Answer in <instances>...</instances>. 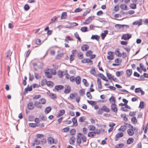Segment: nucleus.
Segmentation results:
<instances>
[{
    "label": "nucleus",
    "mask_w": 148,
    "mask_h": 148,
    "mask_svg": "<svg viewBox=\"0 0 148 148\" xmlns=\"http://www.w3.org/2000/svg\"><path fill=\"white\" fill-rule=\"evenodd\" d=\"M115 27L119 29L122 28L123 29L126 30L129 27V26L128 25H121L119 24H116L115 25Z\"/></svg>",
    "instance_id": "obj_1"
},
{
    "label": "nucleus",
    "mask_w": 148,
    "mask_h": 148,
    "mask_svg": "<svg viewBox=\"0 0 148 148\" xmlns=\"http://www.w3.org/2000/svg\"><path fill=\"white\" fill-rule=\"evenodd\" d=\"M82 134L79 133L77 134V136L76 137V146H79L81 143V138L79 135H82Z\"/></svg>",
    "instance_id": "obj_2"
},
{
    "label": "nucleus",
    "mask_w": 148,
    "mask_h": 148,
    "mask_svg": "<svg viewBox=\"0 0 148 148\" xmlns=\"http://www.w3.org/2000/svg\"><path fill=\"white\" fill-rule=\"evenodd\" d=\"M64 88L63 86L62 85H57L55 86L54 88L53 89V91L55 92L58 91L59 90H61L63 89Z\"/></svg>",
    "instance_id": "obj_3"
},
{
    "label": "nucleus",
    "mask_w": 148,
    "mask_h": 148,
    "mask_svg": "<svg viewBox=\"0 0 148 148\" xmlns=\"http://www.w3.org/2000/svg\"><path fill=\"white\" fill-rule=\"evenodd\" d=\"M132 36L131 34H123L121 37V39L125 40H127L131 38Z\"/></svg>",
    "instance_id": "obj_4"
},
{
    "label": "nucleus",
    "mask_w": 148,
    "mask_h": 148,
    "mask_svg": "<svg viewBox=\"0 0 148 148\" xmlns=\"http://www.w3.org/2000/svg\"><path fill=\"white\" fill-rule=\"evenodd\" d=\"M94 16H91L88 17L87 19H86L84 22V24L85 25H87L89 24L94 19Z\"/></svg>",
    "instance_id": "obj_5"
},
{
    "label": "nucleus",
    "mask_w": 148,
    "mask_h": 148,
    "mask_svg": "<svg viewBox=\"0 0 148 148\" xmlns=\"http://www.w3.org/2000/svg\"><path fill=\"white\" fill-rule=\"evenodd\" d=\"M81 62L83 63H90V65H91L93 64V62L92 60L88 58H84L81 60Z\"/></svg>",
    "instance_id": "obj_6"
},
{
    "label": "nucleus",
    "mask_w": 148,
    "mask_h": 148,
    "mask_svg": "<svg viewBox=\"0 0 148 148\" xmlns=\"http://www.w3.org/2000/svg\"><path fill=\"white\" fill-rule=\"evenodd\" d=\"M123 136V132H119L116 134L115 137V140L116 141H118L119 138L122 137Z\"/></svg>",
    "instance_id": "obj_7"
},
{
    "label": "nucleus",
    "mask_w": 148,
    "mask_h": 148,
    "mask_svg": "<svg viewBox=\"0 0 148 148\" xmlns=\"http://www.w3.org/2000/svg\"><path fill=\"white\" fill-rule=\"evenodd\" d=\"M111 109L114 112L116 113L118 111V109L116 105L114 103H112L111 106Z\"/></svg>",
    "instance_id": "obj_8"
},
{
    "label": "nucleus",
    "mask_w": 148,
    "mask_h": 148,
    "mask_svg": "<svg viewBox=\"0 0 148 148\" xmlns=\"http://www.w3.org/2000/svg\"><path fill=\"white\" fill-rule=\"evenodd\" d=\"M113 52L111 51L108 52V54L109 55L107 56V58L109 60H111L114 59V57L112 55Z\"/></svg>",
    "instance_id": "obj_9"
},
{
    "label": "nucleus",
    "mask_w": 148,
    "mask_h": 148,
    "mask_svg": "<svg viewBox=\"0 0 148 148\" xmlns=\"http://www.w3.org/2000/svg\"><path fill=\"white\" fill-rule=\"evenodd\" d=\"M75 138L73 136L70 137L69 140V144L73 145L75 142Z\"/></svg>",
    "instance_id": "obj_10"
},
{
    "label": "nucleus",
    "mask_w": 148,
    "mask_h": 148,
    "mask_svg": "<svg viewBox=\"0 0 148 148\" xmlns=\"http://www.w3.org/2000/svg\"><path fill=\"white\" fill-rule=\"evenodd\" d=\"M142 19H140L138 21H135L133 22L132 24L133 25H138V26H140L142 25Z\"/></svg>",
    "instance_id": "obj_11"
},
{
    "label": "nucleus",
    "mask_w": 148,
    "mask_h": 148,
    "mask_svg": "<svg viewBox=\"0 0 148 148\" xmlns=\"http://www.w3.org/2000/svg\"><path fill=\"white\" fill-rule=\"evenodd\" d=\"M89 48V46L87 44L83 45L81 47V49L83 51H85L88 49Z\"/></svg>",
    "instance_id": "obj_12"
},
{
    "label": "nucleus",
    "mask_w": 148,
    "mask_h": 148,
    "mask_svg": "<svg viewBox=\"0 0 148 148\" xmlns=\"http://www.w3.org/2000/svg\"><path fill=\"white\" fill-rule=\"evenodd\" d=\"M108 31L106 30L104 31V33H102L101 34V36L102 40H104L106 35L108 34Z\"/></svg>",
    "instance_id": "obj_13"
},
{
    "label": "nucleus",
    "mask_w": 148,
    "mask_h": 148,
    "mask_svg": "<svg viewBox=\"0 0 148 148\" xmlns=\"http://www.w3.org/2000/svg\"><path fill=\"white\" fill-rule=\"evenodd\" d=\"M27 108L29 110L34 109V107L32 102H30L27 104Z\"/></svg>",
    "instance_id": "obj_14"
},
{
    "label": "nucleus",
    "mask_w": 148,
    "mask_h": 148,
    "mask_svg": "<svg viewBox=\"0 0 148 148\" xmlns=\"http://www.w3.org/2000/svg\"><path fill=\"white\" fill-rule=\"evenodd\" d=\"M98 76L101 77L103 80L106 82L108 81V80L106 79V77L103 74L101 73H99L98 74Z\"/></svg>",
    "instance_id": "obj_15"
},
{
    "label": "nucleus",
    "mask_w": 148,
    "mask_h": 148,
    "mask_svg": "<svg viewBox=\"0 0 148 148\" xmlns=\"http://www.w3.org/2000/svg\"><path fill=\"white\" fill-rule=\"evenodd\" d=\"M65 110H62L59 111L57 115L56 116L57 118L59 117L60 116L63 115L65 113Z\"/></svg>",
    "instance_id": "obj_16"
},
{
    "label": "nucleus",
    "mask_w": 148,
    "mask_h": 148,
    "mask_svg": "<svg viewBox=\"0 0 148 148\" xmlns=\"http://www.w3.org/2000/svg\"><path fill=\"white\" fill-rule=\"evenodd\" d=\"M127 132L130 136H132L134 134V132L133 131V129H129L127 130Z\"/></svg>",
    "instance_id": "obj_17"
},
{
    "label": "nucleus",
    "mask_w": 148,
    "mask_h": 148,
    "mask_svg": "<svg viewBox=\"0 0 148 148\" xmlns=\"http://www.w3.org/2000/svg\"><path fill=\"white\" fill-rule=\"evenodd\" d=\"M48 143L49 144H52L54 143L53 138L51 137H49L47 139Z\"/></svg>",
    "instance_id": "obj_18"
},
{
    "label": "nucleus",
    "mask_w": 148,
    "mask_h": 148,
    "mask_svg": "<svg viewBox=\"0 0 148 148\" xmlns=\"http://www.w3.org/2000/svg\"><path fill=\"white\" fill-rule=\"evenodd\" d=\"M75 81L76 83L77 84H79L80 83L81 81V78L79 76H77L75 77Z\"/></svg>",
    "instance_id": "obj_19"
},
{
    "label": "nucleus",
    "mask_w": 148,
    "mask_h": 148,
    "mask_svg": "<svg viewBox=\"0 0 148 148\" xmlns=\"http://www.w3.org/2000/svg\"><path fill=\"white\" fill-rule=\"evenodd\" d=\"M100 36L97 35H92L91 38V39L92 40H96L98 41L99 40Z\"/></svg>",
    "instance_id": "obj_20"
},
{
    "label": "nucleus",
    "mask_w": 148,
    "mask_h": 148,
    "mask_svg": "<svg viewBox=\"0 0 148 148\" xmlns=\"http://www.w3.org/2000/svg\"><path fill=\"white\" fill-rule=\"evenodd\" d=\"M126 73L127 75V77H129L132 73V70L130 69H127L126 71Z\"/></svg>",
    "instance_id": "obj_21"
},
{
    "label": "nucleus",
    "mask_w": 148,
    "mask_h": 148,
    "mask_svg": "<svg viewBox=\"0 0 148 148\" xmlns=\"http://www.w3.org/2000/svg\"><path fill=\"white\" fill-rule=\"evenodd\" d=\"M72 121L73 123V125H74L75 126H76L78 124L77 120L75 117L73 118L72 119Z\"/></svg>",
    "instance_id": "obj_22"
},
{
    "label": "nucleus",
    "mask_w": 148,
    "mask_h": 148,
    "mask_svg": "<svg viewBox=\"0 0 148 148\" xmlns=\"http://www.w3.org/2000/svg\"><path fill=\"white\" fill-rule=\"evenodd\" d=\"M134 140V139L132 138H129L127 140V144H130L133 143Z\"/></svg>",
    "instance_id": "obj_23"
},
{
    "label": "nucleus",
    "mask_w": 148,
    "mask_h": 148,
    "mask_svg": "<svg viewBox=\"0 0 148 148\" xmlns=\"http://www.w3.org/2000/svg\"><path fill=\"white\" fill-rule=\"evenodd\" d=\"M126 126L125 125L121 126L120 127L119 129L118 130L122 132L125 131L126 130Z\"/></svg>",
    "instance_id": "obj_24"
},
{
    "label": "nucleus",
    "mask_w": 148,
    "mask_h": 148,
    "mask_svg": "<svg viewBox=\"0 0 148 148\" xmlns=\"http://www.w3.org/2000/svg\"><path fill=\"white\" fill-rule=\"evenodd\" d=\"M46 84L48 86L52 87L53 86L54 83L51 81H49L47 82V81Z\"/></svg>",
    "instance_id": "obj_25"
},
{
    "label": "nucleus",
    "mask_w": 148,
    "mask_h": 148,
    "mask_svg": "<svg viewBox=\"0 0 148 148\" xmlns=\"http://www.w3.org/2000/svg\"><path fill=\"white\" fill-rule=\"evenodd\" d=\"M102 107L103 109V111L107 112H110V110L107 106L104 105Z\"/></svg>",
    "instance_id": "obj_26"
},
{
    "label": "nucleus",
    "mask_w": 148,
    "mask_h": 148,
    "mask_svg": "<svg viewBox=\"0 0 148 148\" xmlns=\"http://www.w3.org/2000/svg\"><path fill=\"white\" fill-rule=\"evenodd\" d=\"M120 7L121 9L124 10H127V6L125 4H122L120 5Z\"/></svg>",
    "instance_id": "obj_27"
},
{
    "label": "nucleus",
    "mask_w": 148,
    "mask_h": 148,
    "mask_svg": "<svg viewBox=\"0 0 148 148\" xmlns=\"http://www.w3.org/2000/svg\"><path fill=\"white\" fill-rule=\"evenodd\" d=\"M67 16V14L66 12H62L61 16V19H63L66 18Z\"/></svg>",
    "instance_id": "obj_28"
},
{
    "label": "nucleus",
    "mask_w": 148,
    "mask_h": 148,
    "mask_svg": "<svg viewBox=\"0 0 148 148\" xmlns=\"http://www.w3.org/2000/svg\"><path fill=\"white\" fill-rule=\"evenodd\" d=\"M123 73V71H117L115 73L117 77H119L122 75Z\"/></svg>",
    "instance_id": "obj_29"
},
{
    "label": "nucleus",
    "mask_w": 148,
    "mask_h": 148,
    "mask_svg": "<svg viewBox=\"0 0 148 148\" xmlns=\"http://www.w3.org/2000/svg\"><path fill=\"white\" fill-rule=\"evenodd\" d=\"M49 96L51 99H55L57 98L56 95L54 94L50 93Z\"/></svg>",
    "instance_id": "obj_30"
},
{
    "label": "nucleus",
    "mask_w": 148,
    "mask_h": 148,
    "mask_svg": "<svg viewBox=\"0 0 148 148\" xmlns=\"http://www.w3.org/2000/svg\"><path fill=\"white\" fill-rule=\"evenodd\" d=\"M71 91V88L69 86H67V88H66L64 90V93L65 94H68Z\"/></svg>",
    "instance_id": "obj_31"
},
{
    "label": "nucleus",
    "mask_w": 148,
    "mask_h": 148,
    "mask_svg": "<svg viewBox=\"0 0 148 148\" xmlns=\"http://www.w3.org/2000/svg\"><path fill=\"white\" fill-rule=\"evenodd\" d=\"M40 103H39V102L36 101L34 103V105L35 106L38 108H39L40 109L41 108L42 106L41 105H40Z\"/></svg>",
    "instance_id": "obj_32"
},
{
    "label": "nucleus",
    "mask_w": 148,
    "mask_h": 148,
    "mask_svg": "<svg viewBox=\"0 0 148 148\" xmlns=\"http://www.w3.org/2000/svg\"><path fill=\"white\" fill-rule=\"evenodd\" d=\"M109 100L110 103H112V101H113V103H115L116 99L115 98L114 96H112L110 98Z\"/></svg>",
    "instance_id": "obj_33"
},
{
    "label": "nucleus",
    "mask_w": 148,
    "mask_h": 148,
    "mask_svg": "<svg viewBox=\"0 0 148 148\" xmlns=\"http://www.w3.org/2000/svg\"><path fill=\"white\" fill-rule=\"evenodd\" d=\"M29 126L31 127L35 128L38 126L37 124L36 123H29L28 124Z\"/></svg>",
    "instance_id": "obj_34"
},
{
    "label": "nucleus",
    "mask_w": 148,
    "mask_h": 148,
    "mask_svg": "<svg viewBox=\"0 0 148 148\" xmlns=\"http://www.w3.org/2000/svg\"><path fill=\"white\" fill-rule=\"evenodd\" d=\"M124 146V145L123 143H120L116 145L115 146L116 148H122Z\"/></svg>",
    "instance_id": "obj_35"
},
{
    "label": "nucleus",
    "mask_w": 148,
    "mask_h": 148,
    "mask_svg": "<svg viewBox=\"0 0 148 148\" xmlns=\"http://www.w3.org/2000/svg\"><path fill=\"white\" fill-rule=\"evenodd\" d=\"M64 55L63 53H61L57 55L56 57V58L57 59H59Z\"/></svg>",
    "instance_id": "obj_36"
},
{
    "label": "nucleus",
    "mask_w": 148,
    "mask_h": 148,
    "mask_svg": "<svg viewBox=\"0 0 148 148\" xmlns=\"http://www.w3.org/2000/svg\"><path fill=\"white\" fill-rule=\"evenodd\" d=\"M51 110V108L50 107H48L45 109V112L46 114H48Z\"/></svg>",
    "instance_id": "obj_37"
},
{
    "label": "nucleus",
    "mask_w": 148,
    "mask_h": 148,
    "mask_svg": "<svg viewBox=\"0 0 148 148\" xmlns=\"http://www.w3.org/2000/svg\"><path fill=\"white\" fill-rule=\"evenodd\" d=\"M63 72H62L61 71H59L58 72V74L59 77L60 78H62L63 77Z\"/></svg>",
    "instance_id": "obj_38"
},
{
    "label": "nucleus",
    "mask_w": 148,
    "mask_h": 148,
    "mask_svg": "<svg viewBox=\"0 0 148 148\" xmlns=\"http://www.w3.org/2000/svg\"><path fill=\"white\" fill-rule=\"evenodd\" d=\"M92 53V52L91 50H88L86 52V55L87 57H89Z\"/></svg>",
    "instance_id": "obj_39"
},
{
    "label": "nucleus",
    "mask_w": 148,
    "mask_h": 148,
    "mask_svg": "<svg viewBox=\"0 0 148 148\" xmlns=\"http://www.w3.org/2000/svg\"><path fill=\"white\" fill-rule=\"evenodd\" d=\"M45 74L47 78H51L52 77L51 74L49 72H46Z\"/></svg>",
    "instance_id": "obj_40"
},
{
    "label": "nucleus",
    "mask_w": 148,
    "mask_h": 148,
    "mask_svg": "<svg viewBox=\"0 0 148 148\" xmlns=\"http://www.w3.org/2000/svg\"><path fill=\"white\" fill-rule=\"evenodd\" d=\"M80 30L82 32H85L88 31V28L87 27H82L81 28Z\"/></svg>",
    "instance_id": "obj_41"
},
{
    "label": "nucleus",
    "mask_w": 148,
    "mask_h": 148,
    "mask_svg": "<svg viewBox=\"0 0 148 148\" xmlns=\"http://www.w3.org/2000/svg\"><path fill=\"white\" fill-rule=\"evenodd\" d=\"M90 73L91 74L96 76V72L95 68H92L90 70Z\"/></svg>",
    "instance_id": "obj_42"
},
{
    "label": "nucleus",
    "mask_w": 148,
    "mask_h": 148,
    "mask_svg": "<svg viewBox=\"0 0 148 148\" xmlns=\"http://www.w3.org/2000/svg\"><path fill=\"white\" fill-rule=\"evenodd\" d=\"M39 102L40 104H44L46 102V100L45 98H41L39 100Z\"/></svg>",
    "instance_id": "obj_43"
},
{
    "label": "nucleus",
    "mask_w": 148,
    "mask_h": 148,
    "mask_svg": "<svg viewBox=\"0 0 148 148\" xmlns=\"http://www.w3.org/2000/svg\"><path fill=\"white\" fill-rule=\"evenodd\" d=\"M87 101L88 103H89V104L92 106L95 105L96 103V102L95 101L87 100Z\"/></svg>",
    "instance_id": "obj_44"
},
{
    "label": "nucleus",
    "mask_w": 148,
    "mask_h": 148,
    "mask_svg": "<svg viewBox=\"0 0 148 148\" xmlns=\"http://www.w3.org/2000/svg\"><path fill=\"white\" fill-rule=\"evenodd\" d=\"M131 121L132 122L133 124H134L135 123L137 122V120L135 116H133L132 117V118Z\"/></svg>",
    "instance_id": "obj_45"
},
{
    "label": "nucleus",
    "mask_w": 148,
    "mask_h": 148,
    "mask_svg": "<svg viewBox=\"0 0 148 148\" xmlns=\"http://www.w3.org/2000/svg\"><path fill=\"white\" fill-rule=\"evenodd\" d=\"M106 76L107 77L108 79L109 80H110L112 78V75L111 74L109 73L108 72V71H107L106 72Z\"/></svg>",
    "instance_id": "obj_46"
},
{
    "label": "nucleus",
    "mask_w": 148,
    "mask_h": 148,
    "mask_svg": "<svg viewBox=\"0 0 148 148\" xmlns=\"http://www.w3.org/2000/svg\"><path fill=\"white\" fill-rule=\"evenodd\" d=\"M81 136V139L83 142H86V141L87 138L83 134L82 135H80Z\"/></svg>",
    "instance_id": "obj_47"
},
{
    "label": "nucleus",
    "mask_w": 148,
    "mask_h": 148,
    "mask_svg": "<svg viewBox=\"0 0 148 148\" xmlns=\"http://www.w3.org/2000/svg\"><path fill=\"white\" fill-rule=\"evenodd\" d=\"M75 130L74 129H73L70 131V134L71 135H73L75 134Z\"/></svg>",
    "instance_id": "obj_48"
},
{
    "label": "nucleus",
    "mask_w": 148,
    "mask_h": 148,
    "mask_svg": "<svg viewBox=\"0 0 148 148\" xmlns=\"http://www.w3.org/2000/svg\"><path fill=\"white\" fill-rule=\"evenodd\" d=\"M103 109L102 107L99 108L98 111L97 112V113L98 114H101L103 112Z\"/></svg>",
    "instance_id": "obj_49"
},
{
    "label": "nucleus",
    "mask_w": 148,
    "mask_h": 148,
    "mask_svg": "<svg viewBox=\"0 0 148 148\" xmlns=\"http://www.w3.org/2000/svg\"><path fill=\"white\" fill-rule=\"evenodd\" d=\"M39 118L42 120L44 121H46L47 119V117L46 116H45L43 115H40L39 116Z\"/></svg>",
    "instance_id": "obj_50"
},
{
    "label": "nucleus",
    "mask_w": 148,
    "mask_h": 148,
    "mask_svg": "<svg viewBox=\"0 0 148 148\" xmlns=\"http://www.w3.org/2000/svg\"><path fill=\"white\" fill-rule=\"evenodd\" d=\"M78 57L79 59H82L83 58V55L82 53L80 52L77 54Z\"/></svg>",
    "instance_id": "obj_51"
},
{
    "label": "nucleus",
    "mask_w": 148,
    "mask_h": 148,
    "mask_svg": "<svg viewBox=\"0 0 148 148\" xmlns=\"http://www.w3.org/2000/svg\"><path fill=\"white\" fill-rule=\"evenodd\" d=\"M130 7L131 9H135L136 8V4L134 3H131L130 5Z\"/></svg>",
    "instance_id": "obj_52"
},
{
    "label": "nucleus",
    "mask_w": 148,
    "mask_h": 148,
    "mask_svg": "<svg viewBox=\"0 0 148 148\" xmlns=\"http://www.w3.org/2000/svg\"><path fill=\"white\" fill-rule=\"evenodd\" d=\"M88 128H89L90 130L94 131L95 130V127L93 125H89L88 126Z\"/></svg>",
    "instance_id": "obj_53"
},
{
    "label": "nucleus",
    "mask_w": 148,
    "mask_h": 148,
    "mask_svg": "<svg viewBox=\"0 0 148 148\" xmlns=\"http://www.w3.org/2000/svg\"><path fill=\"white\" fill-rule=\"evenodd\" d=\"M82 82H83L84 85L86 86H88V83L87 80L85 79H82Z\"/></svg>",
    "instance_id": "obj_54"
},
{
    "label": "nucleus",
    "mask_w": 148,
    "mask_h": 148,
    "mask_svg": "<svg viewBox=\"0 0 148 148\" xmlns=\"http://www.w3.org/2000/svg\"><path fill=\"white\" fill-rule=\"evenodd\" d=\"M144 103L143 101H141L140 102V105L139 106V107L141 109H143L144 108Z\"/></svg>",
    "instance_id": "obj_55"
},
{
    "label": "nucleus",
    "mask_w": 148,
    "mask_h": 148,
    "mask_svg": "<svg viewBox=\"0 0 148 148\" xmlns=\"http://www.w3.org/2000/svg\"><path fill=\"white\" fill-rule=\"evenodd\" d=\"M85 117L84 116L80 117L79 119V121L81 122H82L84 121V120L85 119Z\"/></svg>",
    "instance_id": "obj_56"
},
{
    "label": "nucleus",
    "mask_w": 148,
    "mask_h": 148,
    "mask_svg": "<svg viewBox=\"0 0 148 148\" xmlns=\"http://www.w3.org/2000/svg\"><path fill=\"white\" fill-rule=\"evenodd\" d=\"M34 116L32 115H30L28 117V119L29 121H32L34 120Z\"/></svg>",
    "instance_id": "obj_57"
},
{
    "label": "nucleus",
    "mask_w": 148,
    "mask_h": 148,
    "mask_svg": "<svg viewBox=\"0 0 148 148\" xmlns=\"http://www.w3.org/2000/svg\"><path fill=\"white\" fill-rule=\"evenodd\" d=\"M69 130V127H66L63 128L62 130V131L63 132H68Z\"/></svg>",
    "instance_id": "obj_58"
},
{
    "label": "nucleus",
    "mask_w": 148,
    "mask_h": 148,
    "mask_svg": "<svg viewBox=\"0 0 148 148\" xmlns=\"http://www.w3.org/2000/svg\"><path fill=\"white\" fill-rule=\"evenodd\" d=\"M30 9V7L27 4L25 5L24 6V9L26 11Z\"/></svg>",
    "instance_id": "obj_59"
},
{
    "label": "nucleus",
    "mask_w": 148,
    "mask_h": 148,
    "mask_svg": "<svg viewBox=\"0 0 148 148\" xmlns=\"http://www.w3.org/2000/svg\"><path fill=\"white\" fill-rule=\"evenodd\" d=\"M86 95L87 97L88 98L90 99H91L92 97L91 94L88 92L86 93Z\"/></svg>",
    "instance_id": "obj_60"
},
{
    "label": "nucleus",
    "mask_w": 148,
    "mask_h": 148,
    "mask_svg": "<svg viewBox=\"0 0 148 148\" xmlns=\"http://www.w3.org/2000/svg\"><path fill=\"white\" fill-rule=\"evenodd\" d=\"M90 9L89 10H86L84 13L83 14L82 16H84L87 15V14L89 13L90 12Z\"/></svg>",
    "instance_id": "obj_61"
},
{
    "label": "nucleus",
    "mask_w": 148,
    "mask_h": 148,
    "mask_svg": "<svg viewBox=\"0 0 148 148\" xmlns=\"http://www.w3.org/2000/svg\"><path fill=\"white\" fill-rule=\"evenodd\" d=\"M103 12L101 10H99L97 12V15L98 16H100L103 14Z\"/></svg>",
    "instance_id": "obj_62"
},
{
    "label": "nucleus",
    "mask_w": 148,
    "mask_h": 148,
    "mask_svg": "<svg viewBox=\"0 0 148 148\" xmlns=\"http://www.w3.org/2000/svg\"><path fill=\"white\" fill-rule=\"evenodd\" d=\"M6 53H7L6 57L8 58L9 56H10L11 55V54L12 53L11 52L10 50H9L7 51V52H6Z\"/></svg>",
    "instance_id": "obj_63"
},
{
    "label": "nucleus",
    "mask_w": 148,
    "mask_h": 148,
    "mask_svg": "<svg viewBox=\"0 0 148 148\" xmlns=\"http://www.w3.org/2000/svg\"><path fill=\"white\" fill-rule=\"evenodd\" d=\"M75 78L74 76H72L70 77V79L71 82H74L75 81Z\"/></svg>",
    "instance_id": "obj_64"
}]
</instances>
